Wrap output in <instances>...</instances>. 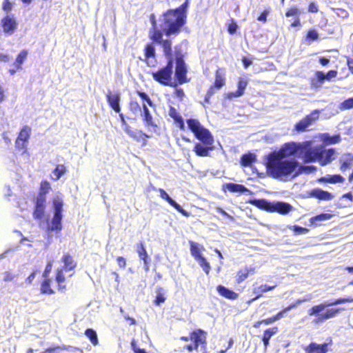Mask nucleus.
<instances>
[{
    "mask_svg": "<svg viewBox=\"0 0 353 353\" xmlns=\"http://www.w3.org/2000/svg\"><path fill=\"white\" fill-rule=\"evenodd\" d=\"M254 274H255V268L245 267L238 270L235 277V281L237 284H240L246 280L250 275H253Z\"/></svg>",
    "mask_w": 353,
    "mask_h": 353,
    "instance_id": "25",
    "label": "nucleus"
},
{
    "mask_svg": "<svg viewBox=\"0 0 353 353\" xmlns=\"http://www.w3.org/2000/svg\"><path fill=\"white\" fill-rule=\"evenodd\" d=\"M119 114L123 125H125L124 131L125 133L133 140L140 143L141 146L147 145V139L150 138V136L141 130H132V128L128 124H127L124 115L121 113V112Z\"/></svg>",
    "mask_w": 353,
    "mask_h": 353,
    "instance_id": "13",
    "label": "nucleus"
},
{
    "mask_svg": "<svg viewBox=\"0 0 353 353\" xmlns=\"http://www.w3.org/2000/svg\"><path fill=\"white\" fill-rule=\"evenodd\" d=\"M1 25L4 32L11 34L17 29V23L13 18L6 16L1 19Z\"/></svg>",
    "mask_w": 353,
    "mask_h": 353,
    "instance_id": "24",
    "label": "nucleus"
},
{
    "mask_svg": "<svg viewBox=\"0 0 353 353\" xmlns=\"http://www.w3.org/2000/svg\"><path fill=\"white\" fill-rule=\"evenodd\" d=\"M216 291L220 296L228 300L234 301L237 299L239 297V294L237 292L222 285L216 286Z\"/></svg>",
    "mask_w": 353,
    "mask_h": 353,
    "instance_id": "26",
    "label": "nucleus"
},
{
    "mask_svg": "<svg viewBox=\"0 0 353 353\" xmlns=\"http://www.w3.org/2000/svg\"><path fill=\"white\" fill-rule=\"evenodd\" d=\"M136 252L141 260L143 261L144 269L145 271L149 270L150 257L146 251L143 241H139L136 244Z\"/></svg>",
    "mask_w": 353,
    "mask_h": 353,
    "instance_id": "22",
    "label": "nucleus"
},
{
    "mask_svg": "<svg viewBox=\"0 0 353 353\" xmlns=\"http://www.w3.org/2000/svg\"><path fill=\"white\" fill-rule=\"evenodd\" d=\"M353 297L349 296L346 298H339L334 300L332 302L328 303H321L319 305H316L312 306L308 310V314L310 316H318L317 318L314 320V322L321 323L324 321L332 319L337 314H339L341 311L344 310V308L337 307V308H330L327 309L324 313L320 314L326 307L339 305L345 303H352Z\"/></svg>",
    "mask_w": 353,
    "mask_h": 353,
    "instance_id": "5",
    "label": "nucleus"
},
{
    "mask_svg": "<svg viewBox=\"0 0 353 353\" xmlns=\"http://www.w3.org/2000/svg\"><path fill=\"white\" fill-rule=\"evenodd\" d=\"M160 21L161 39H163V35L170 37L179 34L182 28L186 24V21L182 17H180L170 9L162 13Z\"/></svg>",
    "mask_w": 353,
    "mask_h": 353,
    "instance_id": "4",
    "label": "nucleus"
},
{
    "mask_svg": "<svg viewBox=\"0 0 353 353\" xmlns=\"http://www.w3.org/2000/svg\"><path fill=\"white\" fill-rule=\"evenodd\" d=\"M116 261L120 268L124 269L126 267V259L123 256H117L116 258Z\"/></svg>",
    "mask_w": 353,
    "mask_h": 353,
    "instance_id": "59",
    "label": "nucleus"
},
{
    "mask_svg": "<svg viewBox=\"0 0 353 353\" xmlns=\"http://www.w3.org/2000/svg\"><path fill=\"white\" fill-rule=\"evenodd\" d=\"M189 4V1L185 0L180 6L174 9H170L172 12L180 17H182L184 21L187 22V10Z\"/></svg>",
    "mask_w": 353,
    "mask_h": 353,
    "instance_id": "36",
    "label": "nucleus"
},
{
    "mask_svg": "<svg viewBox=\"0 0 353 353\" xmlns=\"http://www.w3.org/2000/svg\"><path fill=\"white\" fill-rule=\"evenodd\" d=\"M275 321H276V319L274 318V316L273 315V316H270L268 318H266V319H264L256 321L253 324V327H255V328H258L262 324L268 325L272 324Z\"/></svg>",
    "mask_w": 353,
    "mask_h": 353,
    "instance_id": "47",
    "label": "nucleus"
},
{
    "mask_svg": "<svg viewBox=\"0 0 353 353\" xmlns=\"http://www.w3.org/2000/svg\"><path fill=\"white\" fill-rule=\"evenodd\" d=\"M275 288H276V285H268L264 284V285H261L258 288V289L260 290V292L261 293H265V292H267L268 291L272 290Z\"/></svg>",
    "mask_w": 353,
    "mask_h": 353,
    "instance_id": "60",
    "label": "nucleus"
},
{
    "mask_svg": "<svg viewBox=\"0 0 353 353\" xmlns=\"http://www.w3.org/2000/svg\"><path fill=\"white\" fill-rule=\"evenodd\" d=\"M15 276L10 272H6L4 273L3 281H12L14 280Z\"/></svg>",
    "mask_w": 353,
    "mask_h": 353,
    "instance_id": "63",
    "label": "nucleus"
},
{
    "mask_svg": "<svg viewBox=\"0 0 353 353\" xmlns=\"http://www.w3.org/2000/svg\"><path fill=\"white\" fill-rule=\"evenodd\" d=\"M174 123L176 127H178L181 130H185V126L184 120L182 117H180L179 119L174 121Z\"/></svg>",
    "mask_w": 353,
    "mask_h": 353,
    "instance_id": "57",
    "label": "nucleus"
},
{
    "mask_svg": "<svg viewBox=\"0 0 353 353\" xmlns=\"http://www.w3.org/2000/svg\"><path fill=\"white\" fill-rule=\"evenodd\" d=\"M324 72L322 71H316L314 77L310 79V85L313 88H319L325 81Z\"/></svg>",
    "mask_w": 353,
    "mask_h": 353,
    "instance_id": "31",
    "label": "nucleus"
},
{
    "mask_svg": "<svg viewBox=\"0 0 353 353\" xmlns=\"http://www.w3.org/2000/svg\"><path fill=\"white\" fill-rule=\"evenodd\" d=\"M34 210L32 216L34 219L41 220L45 218L46 208V199L35 197L33 199Z\"/></svg>",
    "mask_w": 353,
    "mask_h": 353,
    "instance_id": "18",
    "label": "nucleus"
},
{
    "mask_svg": "<svg viewBox=\"0 0 353 353\" xmlns=\"http://www.w3.org/2000/svg\"><path fill=\"white\" fill-rule=\"evenodd\" d=\"M256 161V156L254 153H247L241 156L240 164L243 167H250Z\"/></svg>",
    "mask_w": 353,
    "mask_h": 353,
    "instance_id": "34",
    "label": "nucleus"
},
{
    "mask_svg": "<svg viewBox=\"0 0 353 353\" xmlns=\"http://www.w3.org/2000/svg\"><path fill=\"white\" fill-rule=\"evenodd\" d=\"M319 110H312L310 114H307L294 125V131L297 132H306L308 128L319 119Z\"/></svg>",
    "mask_w": 353,
    "mask_h": 353,
    "instance_id": "15",
    "label": "nucleus"
},
{
    "mask_svg": "<svg viewBox=\"0 0 353 353\" xmlns=\"http://www.w3.org/2000/svg\"><path fill=\"white\" fill-rule=\"evenodd\" d=\"M136 93L143 100L142 103H147L150 107L154 106L153 101L151 100L147 93L139 90L136 91Z\"/></svg>",
    "mask_w": 353,
    "mask_h": 353,
    "instance_id": "48",
    "label": "nucleus"
},
{
    "mask_svg": "<svg viewBox=\"0 0 353 353\" xmlns=\"http://www.w3.org/2000/svg\"><path fill=\"white\" fill-rule=\"evenodd\" d=\"M332 342L331 339L329 343L322 344L312 342L303 349L305 353H327L329 350L328 346L332 344Z\"/></svg>",
    "mask_w": 353,
    "mask_h": 353,
    "instance_id": "21",
    "label": "nucleus"
},
{
    "mask_svg": "<svg viewBox=\"0 0 353 353\" xmlns=\"http://www.w3.org/2000/svg\"><path fill=\"white\" fill-rule=\"evenodd\" d=\"M321 181L329 183H341L345 181V179L340 174H333V175H327L326 176L322 177L320 179Z\"/></svg>",
    "mask_w": 353,
    "mask_h": 353,
    "instance_id": "38",
    "label": "nucleus"
},
{
    "mask_svg": "<svg viewBox=\"0 0 353 353\" xmlns=\"http://www.w3.org/2000/svg\"><path fill=\"white\" fill-rule=\"evenodd\" d=\"M106 100L110 107L117 113H119L121 110L120 106L121 97L117 92L108 90L106 93Z\"/></svg>",
    "mask_w": 353,
    "mask_h": 353,
    "instance_id": "19",
    "label": "nucleus"
},
{
    "mask_svg": "<svg viewBox=\"0 0 353 353\" xmlns=\"http://www.w3.org/2000/svg\"><path fill=\"white\" fill-rule=\"evenodd\" d=\"M12 3H10V0H3L2 8L6 12H9L12 10Z\"/></svg>",
    "mask_w": 353,
    "mask_h": 353,
    "instance_id": "62",
    "label": "nucleus"
},
{
    "mask_svg": "<svg viewBox=\"0 0 353 353\" xmlns=\"http://www.w3.org/2000/svg\"><path fill=\"white\" fill-rule=\"evenodd\" d=\"M343 199H346L350 203H352L353 202V195L352 194V192H347L344 194H343L341 198H340V200L342 201Z\"/></svg>",
    "mask_w": 353,
    "mask_h": 353,
    "instance_id": "64",
    "label": "nucleus"
},
{
    "mask_svg": "<svg viewBox=\"0 0 353 353\" xmlns=\"http://www.w3.org/2000/svg\"><path fill=\"white\" fill-rule=\"evenodd\" d=\"M338 74V72L336 70H329L327 73H324L325 79L327 81H330L332 79L336 78Z\"/></svg>",
    "mask_w": 353,
    "mask_h": 353,
    "instance_id": "56",
    "label": "nucleus"
},
{
    "mask_svg": "<svg viewBox=\"0 0 353 353\" xmlns=\"http://www.w3.org/2000/svg\"><path fill=\"white\" fill-rule=\"evenodd\" d=\"M163 55L168 59L166 65L155 72H152L153 79L164 86L176 87V84L172 81L173 74V53L172 46H170V54L163 50Z\"/></svg>",
    "mask_w": 353,
    "mask_h": 353,
    "instance_id": "8",
    "label": "nucleus"
},
{
    "mask_svg": "<svg viewBox=\"0 0 353 353\" xmlns=\"http://www.w3.org/2000/svg\"><path fill=\"white\" fill-rule=\"evenodd\" d=\"M301 303H302L301 300H297L295 303H292V304L289 305L288 306L282 309L281 311H279V312H277L276 314L274 315L276 321H279L281 319H282L287 312L294 308L298 304H300Z\"/></svg>",
    "mask_w": 353,
    "mask_h": 353,
    "instance_id": "40",
    "label": "nucleus"
},
{
    "mask_svg": "<svg viewBox=\"0 0 353 353\" xmlns=\"http://www.w3.org/2000/svg\"><path fill=\"white\" fill-rule=\"evenodd\" d=\"M248 80L243 78H240L237 82V90L234 94V96L236 97L242 96L245 92V90L248 85Z\"/></svg>",
    "mask_w": 353,
    "mask_h": 353,
    "instance_id": "41",
    "label": "nucleus"
},
{
    "mask_svg": "<svg viewBox=\"0 0 353 353\" xmlns=\"http://www.w3.org/2000/svg\"><path fill=\"white\" fill-rule=\"evenodd\" d=\"M335 154L334 148L326 150L323 146L318 145L306 150L303 158L307 163L318 162L320 165L325 166L334 159Z\"/></svg>",
    "mask_w": 353,
    "mask_h": 353,
    "instance_id": "7",
    "label": "nucleus"
},
{
    "mask_svg": "<svg viewBox=\"0 0 353 353\" xmlns=\"http://www.w3.org/2000/svg\"><path fill=\"white\" fill-rule=\"evenodd\" d=\"M150 21L152 26L148 31V37L151 42L147 43L144 47V58L142 61H144L148 66L153 67L157 63L156 50L154 44L157 43L160 45L162 50H164L166 54H170V46H172V41L170 39H161V28L160 26H158L156 17L154 14H150ZM140 59L141 60V58Z\"/></svg>",
    "mask_w": 353,
    "mask_h": 353,
    "instance_id": "2",
    "label": "nucleus"
},
{
    "mask_svg": "<svg viewBox=\"0 0 353 353\" xmlns=\"http://www.w3.org/2000/svg\"><path fill=\"white\" fill-rule=\"evenodd\" d=\"M63 269H57L55 273V281L57 283V289L59 291L63 292L66 290V285H63L65 281V277L63 274Z\"/></svg>",
    "mask_w": 353,
    "mask_h": 353,
    "instance_id": "33",
    "label": "nucleus"
},
{
    "mask_svg": "<svg viewBox=\"0 0 353 353\" xmlns=\"http://www.w3.org/2000/svg\"><path fill=\"white\" fill-rule=\"evenodd\" d=\"M168 114L174 121L182 117L177 110L171 105L169 106Z\"/></svg>",
    "mask_w": 353,
    "mask_h": 353,
    "instance_id": "53",
    "label": "nucleus"
},
{
    "mask_svg": "<svg viewBox=\"0 0 353 353\" xmlns=\"http://www.w3.org/2000/svg\"><path fill=\"white\" fill-rule=\"evenodd\" d=\"M340 170L345 172L350 169L353 165V154L350 152H345L342 154L339 159Z\"/></svg>",
    "mask_w": 353,
    "mask_h": 353,
    "instance_id": "27",
    "label": "nucleus"
},
{
    "mask_svg": "<svg viewBox=\"0 0 353 353\" xmlns=\"http://www.w3.org/2000/svg\"><path fill=\"white\" fill-rule=\"evenodd\" d=\"M188 129L193 133L195 138L199 141L194 144L193 151L200 157H209L210 152L214 149V139L210 131L205 128L201 122L193 118L186 120Z\"/></svg>",
    "mask_w": 353,
    "mask_h": 353,
    "instance_id": "3",
    "label": "nucleus"
},
{
    "mask_svg": "<svg viewBox=\"0 0 353 353\" xmlns=\"http://www.w3.org/2000/svg\"><path fill=\"white\" fill-rule=\"evenodd\" d=\"M305 39L308 41H314L319 39V34L316 30L310 29L305 36Z\"/></svg>",
    "mask_w": 353,
    "mask_h": 353,
    "instance_id": "50",
    "label": "nucleus"
},
{
    "mask_svg": "<svg viewBox=\"0 0 353 353\" xmlns=\"http://www.w3.org/2000/svg\"><path fill=\"white\" fill-rule=\"evenodd\" d=\"M332 214L328 213H321L320 214L312 216L310 219V222L316 225H319L317 222L324 221L330 219Z\"/></svg>",
    "mask_w": 353,
    "mask_h": 353,
    "instance_id": "42",
    "label": "nucleus"
},
{
    "mask_svg": "<svg viewBox=\"0 0 353 353\" xmlns=\"http://www.w3.org/2000/svg\"><path fill=\"white\" fill-rule=\"evenodd\" d=\"M353 108V97L348 98L343 101L339 105V109L341 110H350Z\"/></svg>",
    "mask_w": 353,
    "mask_h": 353,
    "instance_id": "49",
    "label": "nucleus"
},
{
    "mask_svg": "<svg viewBox=\"0 0 353 353\" xmlns=\"http://www.w3.org/2000/svg\"><path fill=\"white\" fill-rule=\"evenodd\" d=\"M61 261L63 263V266L61 269H63L65 272L73 270L77 266V263L69 253H65L63 255Z\"/></svg>",
    "mask_w": 353,
    "mask_h": 353,
    "instance_id": "29",
    "label": "nucleus"
},
{
    "mask_svg": "<svg viewBox=\"0 0 353 353\" xmlns=\"http://www.w3.org/2000/svg\"><path fill=\"white\" fill-rule=\"evenodd\" d=\"M310 196L321 201H330L334 198L330 192L319 188L312 190Z\"/></svg>",
    "mask_w": 353,
    "mask_h": 353,
    "instance_id": "30",
    "label": "nucleus"
},
{
    "mask_svg": "<svg viewBox=\"0 0 353 353\" xmlns=\"http://www.w3.org/2000/svg\"><path fill=\"white\" fill-rule=\"evenodd\" d=\"M307 11L312 13H316L319 11V6L314 1H312L309 3L307 7Z\"/></svg>",
    "mask_w": 353,
    "mask_h": 353,
    "instance_id": "58",
    "label": "nucleus"
},
{
    "mask_svg": "<svg viewBox=\"0 0 353 353\" xmlns=\"http://www.w3.org/2000/svg\"><path fill=\"white\" fill-rule=\"evenodd\" d=\"M158 191L160 193V196L165 200L170 205H172L174 209H176L179 212L185 216V217H189L190 216V213L188 211L185 210L179 204H178L174 200H173L168 194L165 192V190L162 188H159Z\"/></svg>",
    "mask_w": 353,
    "mask_h": 353,
    "instance_id": "20",
    "label": "nucleus"
},
{
    "mask_svg": "<svg viewBox=\"0 0 353 353\" xmlns=\"http://www.w3.org/2000/svg\"><path fill=\"white\" fill-rule=\"evenodd\" d=\"M238 29V25L234 19L230 20V23L228 24V31L230 34H234L236 33Z\"/></svg>",
    "mask_w": 353,
    "mask_h": 353,
    "instance_id": "52",
    "label": "nucleus"
},
{
    "mask_svg": "<svg viewBox=\"0 0 353 353\" xmlns=\"http://www.w3.org/2000/svg\"><path fill=\"white\" fill-rule=\"evenodd\" d=\"M207 332L200 328L195 329L189 333L188 336H182L179 339L182 341L190 343L185 345L181 350V352H188L191 353L193 352H198L199 349L202 353L208 352V341H207Z\"/></svg>",
    "mask_w": 353,
    "mask_h": 353,
    "instance_id": "6",
    "label": "nucleus"
},
{
    "mask_svg": "<svg viewBox=\"0 0 353 353\" xmlns=\"http://www.w3.org/2000/svg\"><path fill=\"white\" fill-rule=\"evenodd\" d=\"M28 54V53L26 50H23L19 53L15 59L14 62L13 63L14 68L9 70V73L10 75L14 74L17 71L22 69V64L27 59Z\"/></svg>",
    "mask_w": 353,
    "mask_h": 353,
    "instance_id": "23",
    "label": "nucleus"
},
{
    "mask_svg": "<svg viewBox=\"0 0 353 353\" xmlns=\"http://www.w3.org/2000/svg\"><path fill=\"white\" fill-rule=\"evenodd\" d=\"M85 335L90 339L92 345H97L99 344V340L97 332L92 328H88L85 331Z\"/></svg>",
    "mask_w": 353,
    "mask_h": 353,
    "instance_id": "44",
    "label": "nucleus"
},
{
    "mask_svg": "<svg viewBox=\"0 0 353 353\" xmlns=\"http://www.w3.org/2000/svg\"><path fill=\"white\" fill-rule=\"evenodd\" d=\"M300 14V10L296 6H292L290 8H289L286 12H285V17H298Z\"/></svg>",
    "mask_w": 353,
    "mask_h": 353,
    "instance_id": "51",
    "label": "nucleus"
},
{
    "mask_svg": "<svg viewBox=\"0 0 353 353\" xmlns=\"http://www.w3.org/2000/svg\"><path fill=\"white\" fill-rule=\"evenodd\" d=\"M40 293L45 295H52L55 293L52 288V281L49 278L43 279L40 284Z\"/></svg>",
    "mask_w": 353,
    "mask_h": 353,
    "instance_id": "32",
    "label": "nucleus"
},
{
    "mask_svg": "<svg viewBox=\"0 0 353 353\" xmlns=\"http://www.w3.org/2000/svg\"><path fill=\"white\" fill-rule=\"evenodd\" d=\"M249 203L260 210L268 212H277L283 215L288 214L292 210V206L290 203L282 201L270 202L265 199H251Z\"/></svg>",
    "mask_w": 353,
    "mask_h": 353,
    "instance_id": "10",
    "label": "nucleus"
},
{
    "mask_svg": "<svg viewBox=\"0 0 353 353\" xmlns=\"http://www.w3.org/2000/svg\"><path fill=\"white\" fill-rule=\"evenodd\" d=\"M216 211L219 213H220L221 214H222L223 216L226 217L227 219L231 220V221H233L234 220V218L232 216H231L230 214H229L228 212H226L223 208H221V207L219 206H217L216 207Z\"/></svg>",
    "mask_w": 353,
    "mask_h": 353,
    "instance_id": "61",
    "label": "nucleus"
},
{
    "mask_svg": "<svg viewBox=\"0 0 353 353\" xmlns=\"http://www.w3.org/2000/svg\"><path fill=\"white\" fill-rule=\"evenodd\" d=\"M142 110L141 117L145 128L148 132H157L159 130V126L144 103H142Z\"/></svg>",
    "mask_w": 353,
    "mask_h": 353,
    "instance_id": "16",
    "label": "nucleus"
},
{
    "mask_svg": "<svg viewBox=\"0 0 353 353\" xmlns=\"http://www.w3.org/2000/svg\"><path fill=\"white\" fill-rule=\"evenodd\" d=\"M50 189L51 186L48 181H41L39 185V191L37 195V197L46 199V194L50 192Z\"/></svg>",
    "mask_w": 353,
    "mask_h": 353,
    "instance_id": "37",
    "label": "nucleus"
},
{
    "mask_svg": "<svg viewBox=\"0 0 353 353\" xmlns=\"http://www.w3.org/2000/svg\"><path fill=\"white\" fill-rule=\"evenodd\" d=\"M224 190L230 192L244 193L248 191V189L243 185L234 183H228L224 185Z\"/></svg>",
    "mask_w": 353,
    "mask_h": 353,
    "instance_id": "35",
    "label": "nucleus"
},
{
    "mask_svg": "<svg viewBox=\"0 0 353 353\" xmlns=\"http://www.w3.org/2000/svg\"><path fill=\"white\" fill-rule=\"evenodd\" d=\"M31 134V128L28 125H24L20 130L18 137L15 141V148L22 154L27 150V144Z\"/></svg>",
    "mask_w": 353,
    "mask_h": 353,
    "instance_id": "17",
    "label": "nucleus"
},
{
    "mask_svg": "<svg viewBox=\"0 0 353 353\" xmlns=\"http://www.w3.org/2000/svg\"><path fill=\"white\" fill-rule=\"evenodd\" d=\"M128 109L130 112L134 114L137 115L139 112L141 113V107L139 103L135 100H130L128 103Z\"/></svg>",
    "mask_w": 353,
    "mask_h": 353,
    "instance_id": "45",
    "label": "nucleus"
},
{
    "mask_svg": "<svg viewBox=\"0 0 353 353\" xmlns=\"http://www.w3.org/2000/svg\"><path fill=\"white\" fill-rule=\"evenodd\" d=\"M157 295L154 300V303L156 305H160L165 301L166 298L164 296L163 290L162 288L159 287L157 290Z\"/></svg>",
    "mask_w": 353,
    "mask_h": 353,
    "instance_id": "46",
    "label": "nucleus"
},
{
    "mask_svg": "<svg viewBox=\"0 0 353 353\" xmlns=\"http://www.w3.org/2000/svg\"><path fill=\"white\" fill-rule=\"evenodd\" d=\"M52 203L54 208V214L50 224L47 227V232H59L62 230L61 221L63 201L59 196H56L53 197Z\"/></svg>",
    "mask_w": 353,
    "mask_h": 353,
    "instance_id": "11",
    "label": "nucleus"
},
{
    "mask_svg": "<svg viewBox=\"0 0 353 353\" xmlns=\"http://www.w3.org/2000/svg\"><path fill=\"white\" fill-rule=\"evenodd\" d=\"M189 244L191 255L199 263L204 272L209 274L211 266L202 254V250H204L203 246L200 247L197 243L192 241H189Z\"/></svg>",
    "mask_w": 353,
    "mask_h": 353,
    "instance_id": "12",
    "label": "nucleus"
},
{
    "mask_svg": "<svg viewBox=\"0 0 353 353\" xmlns=\"http://www.w3.org/2000/svg\"><path fill=\"white\" fill-rule=\"evenodd\" d=\"M278 332L279 328L276 326L271 327L264 330L261 337V341H263L264 345L265 352L267 351L268 347L270 345V339L272 338V336L275 335Z\"/></svg>",
    "mask_w": 353,
    "mask_h": 353,
    "instance_id": "28",
    "label": "nucleus"
},
{
    "mask_svg": "<svg viewBox=\"0 0 353 353\" xmlns=\"http://www.w3.org/2000/svg\"><path fill=\"white\" fill-rule=\"evenodd\" d=\"M301 146L295 142L283 144L278 150H274L265 157V170L267 174L272 179L285 180L288 176H296L299 172L296 170L299 163L295 159L290 158L296 155Z\"/></svg>",
    "mask_w": 353,
    "mask_h": 353,
    "instance_id": "1",
    "label": "nucleus"
},
{
    "mask_svg": "<svg viewBox=\"0 0 353 353\" xmlns=\"http://www.w3.org/2000/svg\"><path fill=\"white\" fill-rule=\"evenodd\" d=\"M225 83L226 80L223 70L218 68L215 71L214 81L206 92L204 97V102L205 103H209L211 97L214 94L216 90H219L222 88L225 85Z\"/></svg>",
    "mask_w": 353,
    "mask_h": 353,
    "instance_id": "14",
    "label": "nucleus"
},
{
    "mask_svg": "<svg viewBox=\"0 0 353 353\" xmlns=\"http://www.w3.org/2000/svg\"><path fill=\"white\" fill-rule=\"evenodd\" d=\"M173 59H175V70H174V79L175 83L177 85H182L189 82L190 79L188 78V66L185 62V52L182 50L180 45H176L174 47Z\"/></svg>",
    "mask_w": 353,
    "mask_h": 353,
    "instance_id": "9",
    "label": "nucleus"
},
{
    "mask_svg": "<svg viewBox=\"0 0 353 353\" xmlns=\"http://www.w3.org/2000/svg\"><path fill=\"white\" fill-rule=\"evenodd\" d=\"M66 172H67V168L64 165H63V164L57 165L52 171V174L54 175V177H52V179L54 181H57Z\"/></svg>",
    "mask_w": 353,
    "mask_h": 353,
    "instance_id": "43",
    "label": "nucleus"
},
{
    "mask_svg": "<svg viewBox=\"0 0 353 353\" xmlns=\"http://www.w3.org/2000/svg\"><path fill=\"white\" fill-rule=\"evenodd\" d=\"M292 230L296 234H305L309 232V229L307 228H303L297 225H293Z\"/></svg>",
    "mask_w": 353,
    "mask_h": 353,
    "instance_id": "55",
    "label": "nucleus"
},
{
    "mask_svg": "<svg viewBox=\"0 0 353 353\" xmlns=\"http://www.w3.org/2000/svg\"><path fill=\"white\" fill-rule=\"evenodd\" d=\"M271 10V8H266L265 9L263 12H261V13L257 17V20L259 21H261V22H263V23H266L267 22V17H268V15L269 14Z\"/></svg>",
    "mask_w": 353,
    "mask_h": 353,
    "instance_id": "54",
    "label": "nucleus"
},
{
    "mask_svg": "<svg viewBox=\"0 0 353 353\" xmlns=\"http://www.w3.org/2000/svg\"><path fill=\"white\" fill-rule=\"evenodd\" d=\"M322 140L325 145H332L339 143L341 139L339 134L330 136L329 134L325 133L323 134Z\"/></svg>",
    "mask_w": 353,
    "mask_h": 353,
    "instance_id": "39",
    "label": "nucleus"
}]
</instances>
